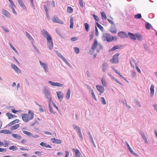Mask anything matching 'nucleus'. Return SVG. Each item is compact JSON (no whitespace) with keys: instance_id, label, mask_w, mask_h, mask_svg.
I'll return each mask as SVG.
<instances>
[{"instance_id":"obj_1","label":"nucleus","mask_w":157,"mask_h":157,"mask_svg":"<svg viewBox=\"0 0 157 157\" xmlns=\"http://www.w3.org/2000/svg\"><path fill=\"white\" fill-rule=\"evenodd\" d=\"M34 116V113L30 110L28 111V113H23L21 114V118L25 122H28L33 119Z\"/></svg>"},{"instance_id":"obj_2","label":"nucleus","mask_w":157,"mask_h":157,"mask_svg":"<svg viewBox=\"0 0 157 157\" xmlns=\"http://www.w3.org/2000/svg\"><path fill=\"white\" fill-rule=\"evenodd\" d=\"M119 55V53H117L114 55L112 59L110 60V61L113 63H117L119 62L118 56Z\"/></svg>"},{"instance_id":"obj_3","label":"nucleus","mask_w":157,"mask_h":157,"mask_svg":"<svg viewBox=\"0 0 157 157\" xmlns=\"http://www.w3.org/2000/svg\"><path fill=\"white\" fill-rule=\"evenodd\" d=\"M47 44L48 48L51 50L52 49L53 43L52 40V37H49L47 38Z\"/></svg>"},{"instance_id":"obj_4","label":"nucleus","mask_w":157,"mask_h":157,"mask_svg":"<svg viewBox=\"0 0 157 157\" xmlns=\"http://www.w3.org/2000/svg\"><path fill=\"white\" fill-rule=\"evenodd\" d=\"M104 36L106 38V40L108 42H110L113 40V37L108 33H105L104 35Z\"/></svg>"},{"instance_id":"obj_5","label":"nucleus","mask_w":157,"mask_h":157,"mask_svg":"<svg viewBox=\"0 0 157 157\" xmlns=\"http://www.w3.org/2000/svg\"><path fill=\"white\" fill-rule=\"evenodd\" d=\"M48 82L52 86H56L58 87H62L63 86V84L59 82H54L51 81H48Z\"/></svg>"},{"instance_id":"obj_6","label":"nucleus","mask_w":157,"mask_h":157,"mask_svg":"<svg viewBox=\"0 0 157 157\" xmlns=\"http://www.w3.org/2000/svg\"><path fill=\"white\" fill-rule=\"evenodd\" d=\"M41 32L43 36L46 38V40L47 38H48L49 37H52L48 32L45 29H43L41 31Z\"/></svg>"},{"instance_id":"obj_7","label":"nucleus","mask_w":157,"mask_h":157,"mask_svg":"<svg viewBox=\"0 0 157 157\" xmlns=\"http://www.w3.org/2000/svg\"><path fill=\"white\" fill-rule=\"evenodd\" d=\"M118 36L122 38L128 37V36L126 33L123 32H119L118 33Z\"/></svg>"},{"instance_id":"obj_8","label":"nucleus","mask_w":157,"mask_h":157,"mask_svg":"<svg viewBox=\"0 0 157 157\" xmlns=\"http://www.w3.org/2000/svg\"><path fill=\"white\" fill-rule=\"evenodd\" d=\"M57 97L58 99L60 101L62 100L63 97V93L60 91H59L56 92Z\"/></svg>"},{"instance_id":"obj_9","label":"nucleus","mask_w":157,"mask_h":157,"mask_svg":"<svg viewBox=\"0 0 157 157\" xmlns=\"http://www.w3.org/2000/svg\"><path fill=\"white\" fill-rule=\"evenodd\" d=\"M51 141L53 143L56 144H60L62 141L60 140L57 139L55 138H52Z\"/></svg>"},{"instance_id":"obj_10","label":"nucleus","mask_w":157,"mask_h":157,"mask_svg":"<svg viewBox=\"0 0 157 157\" xmlns=\"http://www.w3.org/2000/svg\"><path fill=\"white\" fill-rule=\"evenodd\" d=\"M140 133L142 137V138L144 140L145 143L147 144V141L146 137L145 136V135L144 132L142 131L140 132Z\"/></svg>"},{"instance_id":"obj_11","label":"nucleus","mask_w":157,"mask_h":157,"mask_svg":"<svg viewBox=\"0 0 157 157\" xmlns=\"http://www.w3.org/2000/svg\"><path fill=\"white\" fill-rule=\"evenodd\" d=\"M96 87L97 90L101 93H102L104 92V88L103 87L100 86L99 85H97L96 86Z\"/></svg>"},{"instance_id":"obj_12","label":"nucleus","mask_w":157,"mask_h":157,"mask_svg":"<svg viewBox=\"0 0 157 157\" xmlns=\"http://www.w3.org/2000/svg\"><path fill=\"white\" fill-rule=\"evenodd\" d=\"M53 22L56 23L62 24L63 23L61 20H59L57 17H54L52 19Z\"/></svg>"},{"instance_id":"obj_13","label":"nucleus","mask_w":157,"mask_h":157,"mask_svg":"<svg viewBox=\"0 0 157 157\" xmlns=\"http://www.w3.org/2000/svg\"><path fill=\"white\" fill-rule=\"evenodd\" d=\"M39 62L40 65L43 67L45 71V72H47L48 67L46 64L45 63L41 62L40 61H39Z\"/></svg>"},{"instance_id":"obj_14","label":"nucleus","mask_w":157,"mask_h":157,"mask_svg":"<svg viewBox=\"0 0 157 157\" xmlns=\"http://www.w3.org/2000/svg\"><path fill=\"white\" fill-rule=\"evenodd\" d=\"M109 31L112 33H116L117 32V29L115 25H113L111 26Z\"/></svg>"},{"instance_id":"obj_15","label":"nucleus","mask_w":157,"mask_h":157,"mask_svg":"<svg viewBox=\"0 0 157 157\" xmlns=\"http://www.w3.org/2000/svg\"><path fill=\"white\" fill-rule=\"evenodd\" d=\"M126 145L127 146V147L129 150V151H130V153L132 154V155H135L137 157H138V155L136 154L133 151V150H132V149L131 148V147H130L129 145L128 144V143L127 142H126Z\"/></svg>"},{"instance_id":"obj_16","label":"nucleus","mask_w":157,"mask_h":157,"mask_svg":"<svg viewBox=\"0 0 157 157\" xmlns=\"http://www.w3.org/2000/svg\"><path fill=\"white\" fill-rule=\"evenodd\" d=\"M108 64L107 63L103 62L102 64V70L103 72H105L106 68L108 67Z\"/></svg>"},{"instance_id":"obj_17","label":"nucleus","mask_w":157,"mask_h":157,"mask_svg":"<svg viewBox=\"0 0 157 157\" xmlns=\"http://www.w3.org/2000/svg\"><path fill=\"white\" fill-rule=\"evenodd\" d=\"M56 53L57 55L60 57L63 60V61H64L66 63H67V61L66 60L65 58L60 53L58 52V51H56Z\"/></svg>"},{"instance_id":"obj_18","label":"nucleus","mask_w":157,"mask_h":157,"mask_svg":"<svg viewBox=\"0 0 157 157\" xmlns=\"http://www.w3.org/2000/svg\"><path fill=\"white\" fill-rule=\"evenodd\" d=\"M154 86L153 85H151V87L150 89L151 93H150V96L151 97H153L154 93Z\"/></svg>"},{"instance_id":"obj_19","label":"nucleus","mask_w":157,"mask_h":157,"mask_svg":"<svg viewBox=\"0 0 157 157\" xmlns=\"http://www.w3.org/2000/svg\"><path fill=\"white\" fill-rule=\"evenodd\" d=\"M128 34L129 35V36L132 40H136V35H135L133 34L130 32H128Z\"/></svg>"},{"instance_id":"obj_20","label":"nucleus","mask_w":157,"mask_h":157,"mask_svg":"<svg viewBox=\"0 0 157 157\" xmlns=\"http://www.w3.org/2000/svg\"><path fill=\"white\" fill-rule=\"evenodd\" d=\"M98 44L97 40H95L92 46L91 49L93 51L98 46Z\"/></svg>"},{"instance_id":"obj_21","label":"nucleus","mask_w":157,"mask_h":157,"mask_svg":"<svg viewBox=\"0 0 157 157\" xmlns=\"http://www.w3.org/2000/svg\"><path fill=\"white\" fill-rule=\"evenodd\" d=\"M73 150L75 151V154L76 157H80V155L81 153L79 150L77 149H73Z\"/></svg>"},{"instance_id":"obj_22","label":"nucleus","mask_w":157,"mask_h":157,"mask_svg":"<svg viewBox=\"0 0 157 157\" xmlns=\"http://www.w3.org/2000/svg\"><path fill=\"white\" fill-rule=\"evenodd\" d=\"M11 67L13 68L16 72L19 73L21 71L15 65L12 64H11Z\"/></svg>"},{"instance_id":"obj_23","label":"nucleus","mask_w":157,"mask_h":157,"mask_svg":"<svg viewBox=\"0 0 157 157\" xmlns=\"http://www.w3.org/2000/svg\"><path fill=\"white\" fill-rule=\"evenodd\" d=\"M2 13L6 17H9L10 16V14L9 13L5 10H2Z\"/></svg>"},{"instance_id":"obj_24","label":"nucleus","mask_w":157,"mask_h":157,"mask_svg":"<svg viewBox=\"0 0 157 157\" xmlns=\"http://www.w3.org/2000/svg\"><path fill=\"white\" fill-rule=\"evenodd\" d=\"M17 1L20 6L23 9H25L26 7L24 3L23 2L22 0H17Z\"/></svg>"},{"instance_id":"obj_25","label":"nucleus","mask_w":157,"mask_h":157,"mask_svg":"<svg viewBox=\"0 0 157 157\" xmlns=\"http://www.w3.org/2000/svg\"><path fill=\"white\" fill-rule=\"evenodd\" d=\"M20 127V124H17L14 125L12 126L10 128L11 130H13L17 129Z\"/></svg>"},{"instance_id":"obj_26","label":"nucleus","mask_w":157,"mask_h":157,"mask_svg":"<svg viewBox=\"0 0 157 157\" xmlns=\"http://www.w3.org/2000/svg\"><path fill=\"white\" fill-rule=\"evenodd\" d=\"M136 37L139 41H141L143 39V36L139 33L136 34Z\"/></svg>"},{"instance_id":"obj_27","label":"nucleus","mask_w":157,"mask_h":157,"mask_svg":"<svg viewBox=\"0 0 157 157\" xmlns=\"http://www.w3.org/2000/svg\"><path fill=\"white\" fill-rule=\"evenodd\" d=\"M49 108H52V107L55 108H57L56 104L52 101L50 102L49 103Z\"/></svg>"},{"instance_id":"obj_28","label":"nucleus","mask_w":157,"mask_h":157,"mask_svg":"<svg viewBox=\"0 0 157 157\" xmlns=\"http://www.w3.org/2000/svg\"><path fill=\"white\" fill-rule=\"evenodd\" d=\"M19 122V120L16 119L14 121L11 122L10 123L8 124V126H10L16 123H18Z\"/></svg>"},{"instance_id":"obj_29","label":"nucleus","mask_w":157,"mask_h":157,"mask_svg":"<svg viewBox=\"0 0 157 157\" xmlns=\"http://www.w3.org/2000/svg\"><path fill=\"white\" fill-rule=\"evenodd\" d=\"M0 133L5 134H8L11 133L10 131L9 130L6 129H3L1 130Z\"/></svg>"},{"instance_id":"obj_30","label":"nucleus","mask_w":157,"mask_h":157,"mask_svg":"<svg viewBox=\"0 0 157 157\" xmlns=\"http://www.w3.org/2000/svg\"><path fill=\"white\" fill-rule=\"evenodd\" d=\"M73 126L75 130L77 133L81 131L80 128L78 126H77L75 124H73Z\"/></svg>"},{"instance_id":"obj_31","label":"nucleus","mask_w":157,"mask_h":157,"mask_svg":"<svg viewBox=\"0 0 157 157\" xmlns=\"http://www.w3.org/2000/svg\"><path fill=\"white\" fill-rule=\"evenodd\" d=\"M70 28H73L74 26V21H73V18L72 17H71L70 19Z\"/></svg>"},{"instance_id":"obj_32","label":"nucleus","mask_w":157,"mask_h":157,"mask_svg":"<svg viewBox=\"0 0 157 157\" xmlns=\"http://www.w3.org/2000/svg\"><path fill=\"white\" fill-rule=\"evenodd\" d=\"M13 137L14 138L17 139H20L21 138V136L20 135H18L16 134H12V135Z\"/></svg>"},{"instance_id":"obj_33","label":"nucleus","mask_w":157,"mask_h":157,"mask_svg":"<svg viewBox=\"0 0 157 157\" xmlns=\"http://www.w3.org/2000/svg\"><path fill=\"white\" fill-rule=\"evenodd\" d=\"M101 15L102 19L103 20H105L107 19L106 15L104 12H101Z\"/></svg>"},{"instance_id":"obj_34","label":"nucleus","mask_w":157,"mask_h":157,"mask_svg":"<svg viewBox=\"0 0 157 157\" xmlns=\"http://www.w3.org/2000/svg\"><path fill=\"white\" fill-rule=\"evenodd\" d=\"M101 82L102 85L104 86H107V84L106 83V81L105 79L103 78H102L101 79Z\"/></svg>"},{"instance_id":"obj_35","label":"nucleus","mask_w":157,"mask_h":157,"mask_svg":"<svg viewBox=\"0 0 157 157\" xmlns=\"http://www.w3.org/2000/svg\"><path fill=\"white\" fill-rule=\"evenodd\" d=\"M142 16L140 13H138L134 16V17L136 19H140L141 18Z\"/></svg>"},{"instance_id":"obj_36","label":"nucleus","mask_w":157,"mask_h":157,"mask_svg":"<svg viewBox=\"0 0 157 157\" xmlns=\"http://www.w3.org/2000/svg\"><path fill=\"white\" fill-rule=\"evenodd\" d=\"M9 149L10 150H13L15 151L17 149V147L15 146H12L9 147Z\"/></svg>"},{"instance_id":"obj_37","label":"nucleus","mask_w":157,"mask_h":157,"mask_svg":"<svg viewBox=\"0 0 157 157\" xmlns=\"http://www.w3.org/2000/svg\"><path fill=\"white\" fill-rule=\"evenodd\" d=\"M12 111L13 113H20L22 112V111L21 110H16L15 109H13L12 110Z\"/></svg>"},{"instance_id":"obj_38","label":"nucleus","mask_w":157,"mask_h":157,"mask_svg":"<svg viewBox=\"0 0 157 157\" xmlns=\"http://www.w3.org/2000/svg\"><path fill=\"white\" fill-rule=\"evenodd\" d=\"M77 133L79 137H80L81 140V141H82L83 140V138L81 132V131H80V132H78Z\"/></svg>"},{"instance_id":"obj_39","label":"nucleus","mask_w":157,"mask_h":157,"mask_svg":"<svg viewBox=\"0 0 157 157\" xmlns=\"http://www.w3.org/2000/svg\"><path fill=\"white\" fill-rule=\"evenodd\" d=\"M151 26V25L148 22H147L145 25V27L146 29H150Z\"/></svg>"},{"instance_id":"obj_40","label":"nucleus","mask_w":157,"mask_h":157,"mask_svg":"<svg viewBox=\"0 0 157 157\" xmlns=\"http://www.w3.org/2000/svg\"><path fill=\"white\" fill-rule=\"evenodd\" d=\"M96 24L98 27L101 30V31H103V28L102 27V26H101V25H100L98 22L96 23Z\"/></svg>"},{"instance_id":"obj_41","label":"nucleus","mask_w":157,"mask_h":157,"mask_svg":"<svg viewBox=\"0 0 157 157\" xmlns=\"http://www.w3.org/2000/svg\"><path fill=\"white\" fill-rule=\"evenodd\" d=\"M23 132L24 134L28 136H31L32 135V134L31 133L27 131L23 130Z\"/></svg>"},{"instance_id":"obj_42","label":"nucleus","mask_w":157,"mask_h":157,"mask_svg":"<svg viewBox=\"0 0 157 157\" xmlns=\"http://www.w3.org/2000/svg\"><path fill=\"white\" fill-rule=\"evenodd\" d=\"M74 51L75 53L78 54L79 52V49L78 47H75L74 48Z\"/></svg>"},{"instance_id":"obj_43","label":"nucleus","mask_w":157,"mask_h":157,"mask_svg":"<svg viewBox=\"0 0 157 157\" xmlns=\"http://www.w3.org/2000/svg\"><path fill=\"white\" fill-rule=\"evenodd\" d=\"M101 102L103 104L105 105L106 104L105 101L103 97H101Z\"/></svg>"},{"instance_id":"obj_44","label":"nucleus","mask_w":157,"mask_h":157,"mask_svg":"<svg viewBox=\"0 0 157 157\" xmlns=\"http://www.w3.org/2000/svg\"><path fill=\"white\" fill-rule=\"evenodd\" d=\"M6 115L8 116L9 119H10L13 117V115L10 113H7Z\"/></svg>"},{"instance_id":"obj_45","label":"nucleus","mask_w":157,"mask_h":157,"mask_svg":"<svg viewBox=\"0 0 157 157\" xmlns=\"http://www.w3.org/2000/svg\"><path fill=\"white\" fill-rule=\"evenodd\" d=\"M93 16L95 20L97 21H99V19L97 16L95 15V14L93 15Z\"/></svg>"},{"instance_id":"obj_46","label":"nucleus","mask_w":157,"mask_h":157,"mask_svg":"<svg viewBox=\"0 0 157 157\" xmlns=\"http://www.w3.org/2000/svg\"><path fill=\"white\" fill-rule=\"evenodd\" d=\"M85 29L86 31L88 32L89 31V26L88 24L87 23H85Z\"/></svg>"},{"instance_id":"obj_47","label":"nucleus","mask_w":157,"mask_h":157,"mask_svg":"<svg viewBox=\"0 0 157 157\" xmlns=\"http://www.w3.org/2000/svg\"><path fill=\"white\" fill-rule=\"evenodd\" d=\"M90 40H92V39L93 38V35H94V32L92 31V32H90Z\"/></svg>"},{"instance_id":"obj_48","label":"nucleus","mask_w":157,"mask_h":157,"mask_svg":"<svg viewBox=\"0 0 157 157\" xmlns=\"http://www.w3.org/2000/svg\"><path fill=\"white\" fill-rule=\"evenodd\" d=\"M98 49L97 50V52H99V50L101 49L102 48V46L100 44H98Z\"/></svg>"},{"instance_id":"obj_49","label":"nucleus","mask_w":157,"mask_h":157,"mask_svg":"<svg viewBox=\"0 0 157 157\" xmlns=\"http://www.w3.org/2000/svg\"><path fill=\"white\" fill-rule=\"evenodd\" d=\"M3 146L6 147H7L8 145V143L7 141L6 140H5L4 141V143H3Z\"/></svg>"},{"instance_id":"obj_50","label":"nucleus","mask_w":157,"mask_h":157,"mask_svg":"<svg viewBox=\"0 0 157 157\" xmlns=\"http://www.w3.org/2000/svg\"><path fill=\"white\" fill-rule=\"evenodd\" d=\"M79 4L80 5V6L82 8L84 6H83V2L82 1V0H79Z\"/></svg>"},{"instance_id":"obj_51","label":"nucleus","mask_w":157,"mask_h":157,"mask_svg":"<svg viewBox=\"0 0 157 157\" xmlns=\"http://www.w3.org/2000/svg\"><path fill=\"white\" fill-rule=\"evenodd\" d=\"M44 10L45 11L46 13H48V9H47V8L46 6L45 5H44Z\"/></svg>"},{"instance_id":"obj_52","label":"nucleus","mask_w":157,"mask_h":157,"mask_svg":"<svg viewBox=\"0 0 157 157\" xmlns=\"http://www.w3.org/2000/svg\"><path fill=\"white\" fill-rule=\"evenodd\" d=\"M2 28L4 30V32L6 33L9 32V31L8 29L7 28H6L3 26H2Z\"/></svg>"},{"instance_id":"obj_53","label":"nucleus","mask_w":157,"mask_h":157,"mask_svg":"<svg viewBox=\"0 0 157 157\" xmlns=\"http://www.w3.org/2000/svg\"><path fill=\"white\" fill-rule=\"evenodd\" d=\"M11 8L12 9V11H13V13L15 14H17V13L15 10V9L14 8V7H13L12 6H11Z\"/></svg>"},{"instance_id":"obj_54","label":"nucleus","mask_w":157,"mask_h":157,"mask_svg":"<svg viewBox=\"0 0 157 157\" xmlns=\"http://www.w3.org/2000/svg\"><path fill=\"white\" fill-rule=\"evenodd\" d=\"M136 75V73L135 71H132V77H134Z\"/></svg>"},{"instance_id":"obj_55","label":"nucleus","mask_w":157,"mask_h":157,"mask_svg":"<svg viewBox=\"0 0 157 157\" xmlns=\"http://www.w3.org/2000/svg\"><path fill=\"white\" fill-rule=\"evenodd\" d=\"M95 34H96V36H98V35L99 33H98V29L96 26H95Z\"/></svg>"},{"instance_id":"obj_56","label":"nucleus","mask_w":157,"mask_h":157,"mask_svg":"<svg viewBox=\"0 0 157 157\" xmlns=\"http://www.w3.org/2000/svg\"><path fill=\"white\" fill-rule=\"evenodd\" d=\"M34 154L36 155L39 156L41 155V153L40 151H37L34 152Z\"/></svg>"},{"instance_id":"obj_57","label":"nucleus","mask_w":157,"mask_h":157,"mask_svg":"<svg viewBox=\"0 0 157 157\" xmlns=\"http://www.w3.org/2000/svg\"><path fill=\"white\" fill-rule=\"evenodd\" d=\"M114 71L119 75L121 74L116 69H115L114 67L112 68Z\"/></svg>"},{"instance_id":"obj_58","label":"nucleus","mask_w":157,"mask_h":157,"mask_svg":"<svg viewBox=\"0 0 157 157\" xmlns=\"http://www.w3.org/2000/svg\"><path fill=\"white\" fill-rule=\"evenodd\" d=\"M113 80L115 81L116 82L119 83L121 85V86H123V84L120 82H119L115 78Z\"/></svg>"},{"instance_id":"obj_59","label":"nucleus","mask_w":157,"mask_h":157,"mask_svg":"<svg viewBox=\"0 0 157 157\" xmlns=\"http://www.w3.org/2000/svg\"><path fill=\"white\" fill-rule=\"evenodd\" d=\"M50 109V111L51 113H54L56 112L55 111H54V109Z\"/></svg>"},{"instance_id":"obj_60","label":"nucleus","mask_w":157,"mask_h":157,"mask_svg":"<svg viewBox=\"0 0 157 157\" xmlns=\"http://www.w3.org/2000/svg\"><path fill=\"white\" fill-rule=\"evenodd\" d=\"M136 104L137 105V107H140L141 106V105L138 101H136Z\"/></svg>"},{"instance_id":"obj_61","label":"nucleus","mask_w":157,"mask_h":157,"mask_svg":"<svg viewBox=\"0 0 157 157\" xmlns=\"http://www.w3.org/2000/svg\"><path fill=\"white\" fill-rule=\"evenodd\" d=\"M77 39V37H72L71 38V40L72 41H74L76 40Z\"/></svg>"},{"instance_id":"obj_62","label":"nucleus","mask_w":157,"mask_h":157,"mask_svg":"<svg viewBox=\"0 0 157 157\" xmlns=\"http://www.w3.org/2000/svg\"><path fill=\"white\" fill-rule=\"evenodd\" d=\"M90 140H91V142L93 145L94 146V147H96V145H95V143L94 142V141L93 140V138H92V139H90Z\"/></svg>"},{"instance_id":"obj_63","label":"nucleus","mask_w":157,"mask_h":157,"mask_svg":"<svg viewBox=\"0 0 157 157\" xmlns=\"http://www.w3.org/2000/svg\"><path fill=\"white\" fill-rule=\"evenodd\" d=\"M107 20L108 21V22L110 24H112V25H114V23L113 22V21H112V20H110L109 19H107Z\"/></svg>"},{"instance_id":"obj_64","label":"nucleus","mask_w":157,"mask_h":157,"mask_svg":"<svg viewBox=\"0 0 157 157\" xmlns=\"http://www.w3.org/2000/svg\"><path fill=\"white\" fill-rule=\"evenodd\" d=\"M44 133L46 134L49 135H51L52 134L51 132L48 131H45Z\"/></svg>"}]
</instances>
